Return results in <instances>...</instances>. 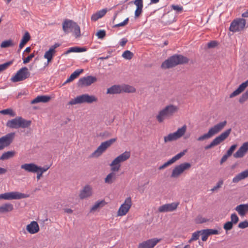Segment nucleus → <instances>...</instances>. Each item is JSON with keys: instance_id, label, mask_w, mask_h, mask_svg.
Returning a JSON list of instances; mask_svg holds the SVG:
<instances>
[{"instance_id": "f257e3e1", "label": "nucleus", "mask_w": 248, "mask_h": 248, "mask_svg": "<svg viewBox=\"0 0 248 248\" xmlns=\"http://www.w3.org/2000/svg\"><path fill=\"white\" fill-rule=\"evenodd\" d=\"M188 59L182 55H174L161 64V67L163 69H169L179 64L187 63Z\"/></svg>"}, {"instance_id": "f03ea898", "label": "nucleus", "mask_w": 248, "mask_h": 248, "mask_svg": "<svg viewBox=\"0 0 248 248\" xmlns=\"http://www.w3.org/2000/svg\"><path fill=\"white\" fill-rule=\"evenodd\" d=\"M178 107L173 105H169L161 110L156 116V119L159 123H162L165 119L172 117L178 112Z\"/></svg>"}, {"instance_id": "7ed1b4c3", "label": "nucleus", "mask_w": 248, "mask_h": 248, "mask_svg": "<svg viewBox=\"0 0 248 248\" xmlns=\"http://www.w3.org/2000/svg\"><path fill=\"white\" fill-rule=\"evenodd\" d=\"M227 123L226 121H224L215 124L209 128L207 133L198 137L197 140L201 141L210 139L213 136L220 132L226 125Z\"/></svg>"}, {"instance_id": "20e7f679", "label": "nucleus", "mask_w": 248, "mask_h": 248, "mask_svg": "<svg viewBox=\"0 0 248 248\" xmlns=\"http://www.w3.org/2000/svg\"><path fill=\"white\" fill-rule=\"evenodd\" d=\"M31 123L30 120H25L21 117H16L15 119L8 120L6 125L7 127L13 129L26 128L30 127Z\"/></svg>"}, {"instance_id": "39448f33", "label": "nucleus", "mask_w": 248, "mask_h": 248, "mask_svg": "<svg viewBox=\"0 0 248 248\" xmlns=\"http://www.w3.org/2000/svg\"><path fill=\"white\" fill-rule=\"evenodd\" d=\"M97 101V98L94 95H89L85 93L77 96L76 97L72 99L68 102V104L70 105H74L83 103L92 104Z\"/></svg>"}, {"instance_id": "423d86ee", "label": "nucleus", "mask_w": 248, "mask_h": 248, "mask_svg": "<svg viewBox=\"0 0 248 248\" xmlns=\"http://www.w3.org/2000/svg\"><path fill=\"white\" fill-rule=\"evenodd\" d=\"M232 131L231 128H229L223 132L219 136L216 137L212 142L208 145L205 146V150L210 149L213 147L217 146L225 140L229 136Z\"/></svg>"}, {"instance_id": "0eeeda50", "label": "nucleus", "mask_w": 248, "mask_h": 248, "mask_svg": "<svg viewBox=\"0 0 248 248\" xmlns=\"http://www.w3.org/2000/svg\"><path fill=\"white\" fill-rule=\"evenodd\" d=\"M30 73L26 67H23L17 71L15 75L11 78L13 82H17L25 80L29 78Z\"/></svg>"}, {"instance_id": "6e6552de", "label": "nucleus", "mask_w": 248, "mask_h": 248, "mask_svg": "<svg viewBox=\"0 0 248 248\" xmlns=\"http://www.w3.org/2000/svg\"><path fill=\"white\" fill-rule=\"evenodd\" d=\"M116 139H111L102 142L98 148L93 152L91 155L92 157H97L101 155L109 147H110L115 141Z\"/></svg>"}, {"instance_id": "1a4fd4ad", "label": "nucleus", "mask_w": 248, "mask_h": 248, "mask_svg": "<svg viewBox=\"0 0 248 248\" xmlns=\"http://www.w3.org/2000/svg\"><path fill=\"white\" fill-rule=\"evenodd\" d=\"M186 130V125H184L182 127L178 128L176 132L170 133L167 136H165L164 138V142L167 143L179 139L185 134Z\"/></svg>"}, {"instance_id": "9d476101", "label": "nucleus", "mask_w": 248, "mask_h": 248, "mask_svg": "<svg viewBox=\"0 0 248 248\" xmlns=\"http://www.w3.org/2000/svg\"><path fill=\"white\" fill-rule=\"evenodd\" d=\"M29 197V195L17 191H13L0 194V200H19Z\"/></svg>"}, {"instance_id": "9b49d317", "label": "nucleus", "mask_w": 248, "mask_h": 248, "mask_svg": "<svg viewBox=\"0 0 248 248\" xmlns=\"http://www.w3.org/2000/svg\"><path fill=\"white\" fill-rule=\"evenodd\" d=\"M191 167L189 163L186 162L176 166L172 170L171 177L177 178L185 170Z\"/></svg>"}, {"instance_id": "f8f14e48", "label": "nucleus", "mask_w": 248, "mask_h": 248, "mask_svg": "<svg viewBox=\"0 0 248 248\" xmlns=\"http://www.w3.org/2000/svg\"><path fill=\"white\" fill-rule=\"evenodd\" d=\"M246 25V20L243 18H239L233 20L230 27V31L235 32L243 30Z\"/></svg>"}, {"instance_id": "ddd939ff", "label": "nucleus", "mask_w": 248, "mask_h": 248, "mask_svg": "<svg viewBox=\"0 0 248 248\" xmlns=\"http://www.w3.org/2000/svg\"><path fill=\"white\" fill-rule=\"evenodd\" d=\"M15 136V133L12 132L7 134L6 135L0 138V150L8 146L13 142Z\"/></svg>"}, {"instance_id": "4468645a", "label": "nucleus", "mask_w": 248, "mask_h": 248, "mask_svg": "<svg viewBox=\"0 0 248 248\" xmlns=\"http://www.w3.org/2000/svg\"><path fill=\"white\" fill-rule=\"evenodd\" d=\"M132 205V201L130 197L125 199L124 202L120 207L117 214L119 216H123L126 214Z\"/></svg>"}, {"instance_id": "2eb2a0df", "label": "nucleus", "mask_w": 248, "mask_h": 248, "mask_svg": "<svg viewBox=\"0 0 248 248\" xmlns=\"http://www.w3.org/2000/svg\"><path fill=\"white\" fill-rule=\"evenodd\" d=\"M96 80L97 79L95 77L89 76L80 78L78 80L77 85L78 87H80L89 86L92 83L95 82Z\"/></svg>"}, {"instance_id": "dca6fc26", "label": "nucleus", "mask_w": 248, "mask_h": 248, "mask_svg": "<svg viewBox=\"0 0 248 248\" xmlns=\"http://www.w3.org/2000/svg\"><path fill=\"white\" fill-rule=\"evenodd\" d=\"M160 241V239L156 238L150 239L140 243L138 248H153Z\"/></svg>"}, {"instance_id": "f3484780", "label": "nucleus", "mask_w": 248, "mask_h": 248, "mask_svg": "<svg viewBox=\"0 0 248 248\" xmlns=\"http://www.w3.org/2000/svg\"><path fill=\"white\" fill-rule=\"evenodd\" d=\"M179 202L167 203L159 207L158 211L159 212H168L174 211L177 208Z\"/></svg>"}, {"instance_id": "a211bd4d", "label": "nucleus", "mask_w": 248, "mask_h": 248, "mask_svg": "<svg viewBox=\"0 0 248 248\" xmlns=\"http://www.w3.org/2000/svg\"><path fill=\"white\" fill-rule=\"evenodd\" d=\"M186 150H184L183 152H180V153L177 154L174 156H173L172 158L168 160L167 162L163 164L162 165L160 166L158 169L159 170H163L165 168L167 167L169 165L173 164L177 160H179L181 158L186 152Z\"/></svg>"}, {"instance_id": "6ab92c4d", "label": "nucleus", "mask_w": 248, "mask_h": 248, "mask_svg": "<svg viewBox=\"0 0 248 248\" xmlns=\"http://www.w3.org/2000/svg\"><path fill=\"white\" fill-rule=\"evenodd\" d=\"M248 151V141L243 144L237 151L233 154V156L235 158H241L244 156Z\"/></svg>"}, {"instance_id": "aec40b11", "label": "nucleus", "mask_w": 248, "mask_h": 248, "mask_svg": "<svg viewBox=\"0 0 248 248\" xmlns=\"http://www.w3.org/2000/svg\"><path fill=\"white\" fill-rule=\"evenodd\" d=\"M92 188L91 186L87 185L81 190L79 196L81 199H84L92 195Z\"/></svg>"}, {"instance_id": "412c9836", "label": "nucleus", "mask_w": 248, "mask_h": 248, "mask_svg": "<svg viewBox=\"0 0 248 248\" xmlns=\"http://www.w3.org/2000/svg\"><path fill=\"white\" fill-rule=\"evenodd\" d=\"M75 23V22L72 20L65 19L62 23V30L66 34L70 31H72Z\"/></svg>"}, {"instance_id": "4be33fe9", "label": "nucleus", "mask_w": 248, "mask_h": 248, "mask_svg": "<svg viewBox=\"0 0 248 248\" xmlns=\"http://www.w3.org/2000/svg\"><path fill=\"white\" fill-rule=\"evenodd\" d=\"M38 166L34 163H25L21 165V169L28 172L35 173L37 172Z\"/></svg>"}, {"instance_id": "5701e85b", "label": "nucleus", "mask_w": 248, "mask_h": 248, "mask_svg": "<svg viewBox=\"0 0 248 248\" xmlns=\"http://www.w3.org/2000/svg\"><path fill=\"white\" fill-rule=\"evenodd\" d=\"M130 155L131 154L130 152L125 151L115 158L113 160V163L116 164L118 163L120 164V163L123 162L129 159L130 157Z\"/></svg>"}, {"instance_id": "b1692460", "label": "nucleus", "mask_w": 248, "mask_h": 248, "mask_svg": "<svg viewBox=\"0 0 248 248\" xmlns=\"http://www.w3.org/2000/svg\"><path fill=\"white\" fill-rule=\"evenodd\" d=\"M174 15L170 13L164 14L161 18V22L164 25H169L174 21Z\"/></svg>"}, {"instance_id": "393cba45", "label": "nucleus", "mask_w": 248, "mask_h": 248, "mask_svg": "<svg viewBox=\"0 0 248 248\" xmlns=\"http://www.w3.org/2000/svg\"><path fill=\"white\" fill-rule=\"evenodd\" d=\"M248 86V79L245 82L242 83L241 85H239L238 88L233 91L231 94L230 95V98H232L235 97L241 93H242L245 89Z\"/></svg>"}, {"instance_id": "a878e982", "label": "nucleus", "mask_w": 248, "mask_h": 248, "mask_svg": "<svg viewBox=\"0 0 248 248\" xmlns=\"http://www.w3.org/2000/svg\"><path fill=\"white\" fill-rule=\"evenodd\" d=\"M27 230L31 234L37 233L39 230V227L37 222L33 221L27 226Z\"/></svg>"}, {"instance_id": "bb28decb", "label": "nucleus", "mask_w": 248, "mask_h": 248, "mask_svg": "<svg viewBox=\"0 0 248 248\" xmlns=\"http://www.w3.org/2000/svg\"><path fill=\"white\" fill-rule=\"evenodd\" d=\"M235 210L240 216L244 217L248 212V204H240L235 208Z\"/></svg>"}, {"instance_id": "cd10ccee", "label": "nucleus", "mask_w": 248, "mask_h": 248, "mask_svg": "<svg viewBox=\"0 0 248 248\" xmlns=\"http://www.w3.org/2000/svg\"><path fill=\"white\" fill-rule=\"evenodd\" d=\"M51 97L48 95H39L33 99L31 104H34L40 102L46 103L49 101Z\"/></svg>"}, {"instance_id": "c85d7f7f", "label": "nucleus", "mask_w": 248, "mask_h": 248, "mask_svg": "<svg viewBox=\"0 0 248 248\" xmlns=\"http://www.w3.org/2000/svg\"><path fill=\"white\" fill-rule=\"evenodd\" d=\"M248 177V170H245L236 175L232 179V182L237 183L241 180Z\"/></svg>"}, {"instance_id": "c756f323", "label": "nucleus", "mask_w": 248, "mask_h": 248, "mask_svg": "<svg viewBox=\"0 0 248 248\" xmlns=\"http://www.w3.org/2000/svg\"><path fill=\"white\" fill-rule=\"evenodd\" d=\"M122 93L121 85H115L112 86L107 89V93L108 94H118Z\"/></svg>"}, {"instance_id": "7c9ffc66", "label": "nucleus", "mask_w": 248, "mask_h": 248, "mask_svg": "<svg viewBox=\"0 0 248 248\" xmlns=\"http://www.w3.org/2000/svg\"><path fill=\"white\" fill-rule=\"evenodd\" d=\"M134 4L137 6V9L135 12V16L137 17L140 16L142 11L143 1L142 0H135Z\"/></svg>"}, {"instance_id": "2f4dec72", "label": "nucleus", "mask_w": 248, "mask_h": 248, "mask_svg": "<svg viewBox=\"0 0 248 248\" xmlns=\"http://www.w3.org/2000/svg\"><path fill=\"white\" fill-rule=\"evenodd\" d=\"M31 36L30 33L26 31L24 35L23 36L21 42L19 45V48L17 50V52H19L20 50L24 47L25 44L30 40Z\"/></svg>"}, {"instance_id": "473e14b6", "label": "nucleus", "mask_w": 248, "mask_h": 248, "mask_svg": "<svg viewBox=\"0 0 248 248\" xmlns=\"http://www.w3.org/2000/svg\"><path fill=\"white\" fill-rule=\"evenodd\" d=\"M14 209L13 205L11 203H7L0 206V213L3 214L7 212H10Z\"/></svg>"}, {"instance_id": "72a5a7b5", "label": "nucleus", "mask_w": 248, "mask_h": 248, "mask_svg": "<svg viewBox=\"0 0 248 248\" xmlns=\"http://www.w3.org/2000/svg\"><path fill=\"white\" fill-rule=\"evenodd\" d=\"M87 50L86 48L83 47H79L78 46H74L70 47L68 50L64 52L62 55H67L71 52H81L86 51Z\"/></svg>"}, {"instance_id": "f704fd0d", "label": "nucleus", "mask_w": 248, "mask_h": 248, "mask_svg": "<svg viewBox=\"0 0 248 248\" xmlns=\"http://www.w3.org/2000/svg\"><path fill=\"white\" fill-rule=\"evenodd\" d=\"M117 177L115 173L111 172L109 173L105 179V183L108 184H112L116 180Z\"/></svg>"}, {"instance_id": "c9c22d12", "label": "nucleus", "mask_w": 248, "mask_h": 248, "mask_svg": "<svg viewBox=\"0 0 248 248\" xmlns=\"http://www.w3.org/2000/svg\"><path fill=\"white\" fill-rule=\"evenodd\" d=\"M50 168L49 166H46L44 167H42L40 166H38L37 167V172L35 173H37L36 178L38 180L40 179L41 177L42 176L43 173L46 172L48 169Z\"/></svg>"}, {"instance_id": "e433bc0d", "label": "nucleus", "mask_w": 248, "mask_h": 248, "mask_svg": "<svg viewBox=\"0 0 248 248\" xmlns=\"http://www.w3.org/2000/svg\"><path fill=\"white\" fill-rule=\"evenodd\" d=\"M15 155V152L14 151H10L5 152L2 154L0 157V160H4L13 157Z\"/></svg>"}, {"instance_id": "4c0bfd02", "label": "nucleus", "mask_w": 248, "mask_h": 248, "mask_svg": "<svg viewBox=\"0 0 248 248\" xmlns=\"http://www.w3.org/2000/svg\"><path fill=\"white\" fill-rule=\"evenodd\" d=\"M122 93H135L136 89L133 86L128 85H124L121 86Z\"/></svg>"}, {"instance_id": "58836bf2", "label": "nucleus", "mask_w": 248, "mask_h": 248, "mask_svg": "<svg viewBox=\"0 0 248 248\" xmlns=\"http://www.w3.org/2000/svg\"><path fill=\"white\" fill-rule=\"evenodd\" d=\"M72 31L73 32V34L76 38H78L80 36V29L76 22L74 24Z\"/></svg>"}, {"instance_id": "ea45409f", "label": "nucleus", "mask_w": 248, "mask_h": 248, "mask_svg": "<svg viewBox=\"0 0 248 248\" xmlns=\"http://www.w3.org/2000/svg\"><path fill=\"white\" fill-rule=\"evenodd\" d=\"M55 53V52H54L50 48L48 51L46 52L44 55V58L47 59V62H50L52 60L53 56L54 55Z\"/></svg>"}, {"instance_id": "a19ab883", "label": "nucleus", "mask_w": 248, "mask_h": 248, "mask_svg": "<svg viewBox=\"0 0 248 248\" xmlns=\"http://www.w3.org/2000/svg\"><path fill=\"white\" fill-rule=\"evenodd\" d=\"M0 114L3 115H9L11 117H14L16 115L15 112L11 108H7L0 111Z\"/></svg>"}, {"instance_id": "79ce46f5", "label": "nucleus", "mask_w": 248, "mask_h": 248, "mask_svg": "<svg viewBox=\"0 0 248 248\" xmlns=\"http://www.w3.org/2000/svg\"><path fill=\"white\" fill-rule=\"evenodd\" d=\"M110 166L111 167V170L112 172H113L115 173V172H117L119 170L121 165L120 164L118 163H113V160L112 162L110 163Z\"/></svg>"}, {"instance_id": "37998d69", "label": "nucleus", "mask_w": 248, "mask_h": 248, "mask_svg": "<svg viewBox=\"0 0 248 248\" xmlns=\"http://www.w3.org/2000/svg\"><path fill=\"white\" fill-rule=\"evenodd\" d=\"M14 45L12 40H8L3 41L0 44L1 48H6Z\"/></svg>"}, {"instance_id": "c03bdc74", "label": "nucleus", "mask_w": 248, "mask_h": 248, "mask_svg": "<svg viewBox=\"0 0 248 248\" xmlns=\"http://www.w3.org/2000/svg\"><path fill=\"white\" fill-rule=\"evenodd\" d=\"M83 71V69H78L74 71L69 77V78H71L72 81L74 80L75 78H76Z\"/></svg>"}, {"instance_id": "a18cd8bd", "label": "nucleus", "mask_w": 248, "mask_h": 248, "mask_svg": "<svg viewBox=\"0 0 248 248\" xmlns=\"http://www.w3.org/2000/svg\"><path fill=\"white\" fill-rule=\"evenodd\" d=\"M133 55V53L131 51L129 50H126L123 53L122 57L126 60H130L132 58Z\"/></svg>"}, {"instance_id": "49530a36", "label": "nucleus", "mask_w": 248, "mask_h": 248, "mask_svg": "<svg viewBox=\"0 0 248 248\" xmlns=\"http://www.w3.org/2000/svg\"><path fill=\"white\" fill-rule=\"evenodd\" d=\"M105 202L104 201H97L95 203V204L92 207L91 209V211H94L97 208L103 206V203Z\"/></svg>"}, {"instance_id": "de8ad7c7", "label": "nucleus", "mask_w": 248, "mask_h": 248, "mask_svg": "<svg viewBox=\"0 0 248 248\" xmlns=\"http://www.w3.org/2000/svg\"><path fill=\"white\" fill-rule=\"evenodd\" d=\"M200 231H198L193 232L191 238L188 241V243H191L192 241L198 240L200 236Z\"/></svg>"}, {"instance_id": "09e8293b", "label": "nucleus", "mask_w": 248, "mask_h": 248, "mask_svg": "<svg viewBox=\"0 0 248 248\" xmlns=\"http://www.w3.org/2000/svg\"><path fill=\"white\" fill-rule=\"evenodd\" d=\"M200 232V234L202 235V240L203 241H206L209 236L208 232L206 231V229L201 230Z\"/></svg>"}, {"instance_id": "8fccbe9b", "label": "nucleus", "mask_w": 248, "mask_h": 248, "mask_svg": "<svg viewBox=\"0 0 248 248\" xmlns=\"http://www.w3.org/2000/svg\"><path fill=\"white\" fill-rule=\"evenodd\" d=\"M208 220L206 219V218L203 217L201 216H198L197 217L195 218V222L197 224H201L202 223L206 222Z\"/></svg>"}, {"instance_id": "3c124183", "label": "nucleus", "mask_w": 248, "mask_h": 248, "mask_svg": "<svg viewBox=\"0 0 248 248\" xmlns=\"http://www.w3.org/2000/svg\"><path fill=\"white\" fill-rule=\"evenodd\" d=\"M13 63V61H9L4 63L0 64V72L6 69Z\"/></svg>"}, {"instance_id": "603ef678", "label": "nucleus", "mask_w": 248, "mask_h": 248, "mask_svg": "<svg viewBox=\"0 0 248 248\" xmlns=\"http://www.w3.org/2000/svg\"><path fill=\"white\" fill-rule=\"evenodd\" d=\"M231 222L232 224H236L239 221V218L235 213L232 214L231 216Z\"/></svg>"}, {"instance_id": "864d4df0", "label": "nucleus", "mask_w": 248, "mask_h": 248, "mask_svg": "<svg viewBox=\"0 0 248 248\" xmlns=\"http://www.w3.org/2000/svg\"><path fill=\"white\" fill-rule=\"evenodd\" d=\"M233 224L230 221L226 222L223 225V228L226 231H228L232 229Z\"/></svg>"}, {"instance_id": "5fc2aeb1", "label": "nucleus", "mask_w": 248, "mask_h": 248, "mask_svg": "<svg viewBox=\"0 0 248 248\" xmlns=\"http://www.w3.org/2000/svg\"><path fill=\"white\" fill-rule=\"evenodd\" d=\"M223 181L222 180H220L218 181V182L217 183V185L214 186L211 189V191H215L221 187V186L223 185Z\"/></svg>"}, {"instance_id": "6e6d98bb", "label": "nucleus", "mask_w": 248, "mask_h": 248, "mask_svg": "<svg viewBox=\"0 0 248 248\" xmlns=\"http://www.w3.org/2000/svg\"><path fill=\"white\" fill-rule=\"evenodd\" d=\"M238 228L241 229H245L248 227V220H245L239 223Z\"/></svg>"}, {"instance_id": "4d7b16f0", "label": "nucleus", "mask_w": 248, "mask_h": 248, "mask_svg": "<svg viewBox=\"0 0 248 248\" xmlns=\"http://www.w3.org/2000/svg\"><path fill=\"white\" fill-rule=\"evenodd\" d=\"M35 56L34 53H32L28 56L27 58L23 59V63L26 64L30 62V61Z\"/></svg>"}, {"instance_id": "13d9d810", "label": "nucleus", "mask_w": 248, "mask_h": 248, "mask_svg": "<svg viewBox=\"0 0 248 248\" xmlns=\"http://www.w3.org/2000/svg\"><path fill=\"white\" fill-rule=\"evenodd\" d=\"M96 35L99 39H103L106 35V31L104 30H100Z\"/></svg>"}, {"instance_id": "bf43d9fd", "label": "nucleus", "mask_w": 248, "mask_h": 248, "mask_svg": "<svg viewBox=\"0 0 248 248\" xmlns=\"http://www.w3.org/2000/svg\"><path fill=\"white\" fill-rule=\"evenodd\" d=\"M237 147V145L234 144L231 146V147L230 148V149L227 151V154L228 156H231L233 151L235 150Z\"/></svg>"}, {"instance_id": "052dcab7", "label": "nucleus", "mask_w": 248, "mask_h": 248, "mask_svg": "<svg viewBox=\"0 0 248 248\" xmlns=\"http://www.w3.org/2000/svg\"><path fill=\"white\" fill-rule=\"evenodd\" d=\"M128 20H129V18H127L123 22H122L120 23L114 25L113 26V27L116 28V27H119L124 26L128 23Z\"/></svg>"}, {"instance_id": "680f3d73", "label": "nucleus", "mask_w": 248, "mask_h": 248, "mask_svg": "<svg viewBox=\"0 0 248 248\" xmlns=\"http://www.w3.org/2000/svg\"><path fill=\"white\" fill-rule=\"evenodd\" d=\"M172 9L177 12H181L183 10V7L178 5H172Z\"/></svg>"}, {"instance_id": "e2e57ef3", "label": "nucleus", "mask_w": 248, "mask_h": 248, "mask_svg": "<svg viewBox=\"0 0 248 248\" xmlns=\"http://www.w3.org/2000/svg\"><path fill=\"white\" fill-rule=\"evenodd\" d=\"M217 45V42L216 41H212L208 43L207 46L208 48H214Z\"/></svg>"}, {"instance_id": "0e129e2a", "label": "nucleus", "mask_w": 248, "mask_h": 248, "mask_svg": "<svg viewBox=\"0 0 248 248\" xmlns=\"http://www.w3.org/2000/svg\"><path fill=\"white\" fill-rule=\"evenodd\" d=\"M206 231L208 232L209 235L211 234H218L219 233L218 231L215 229H207Z\"/></svg>"}, {"instance_id": "69168bd1", "label": "nucleus", "mask_w": 248, "mask_h": 248, "mask_svg": "<svg viewBox=\"0 0 248 248\" xmlns=\"http://www.w3.org/2000/svg\"><path fill=\"white\" fill-rule=\"evenodd\" d=\"M107 10L106 9H102L101 10H100L97 12L98 14V15L100 18H101L103 17L107 13Z\"/></svg>"}, {"instance_id": "338daca9", "label": "nucleus", "mask_w": 248, "mask_h": 248, "mask_svg": "<svg viewBox=\"0 0 248 248\" xmlns=\"http://www.w3.org/2000/svg\"><path fill=\"white\" fill-rule=\"evenodd\" d=\"M99 18H100V17H99L97 12L95 14L93 15L91 17L92 20L94 21L97 20Z\"/></svg>"}, {"instance_id": "774afa93", "label": "nucleus", "mask_w": 248, "mask_h": 248, "mask_svg": "<svg viewBox=\"0 0 248 248\" xmlns=\"http://www.w3.org/2000/svg\"><path fill=\"white\" fill-rule=\"evenodd\" d=\"M248 99L246 97V96L243 94L242 96L240 97L239 101L240 103H242L247 100Z\"/></svg>"}]
</instances>
